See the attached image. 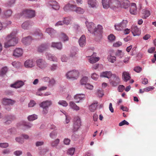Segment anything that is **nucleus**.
Listing matches in <instances>:
<instances>
[{
	"label": "nucleus",
	"instance_id": "obj_1",
	"mask_svg": "<svg viewBox=\"0 0 156 156\" xmlns=\"http://www.w3.org/2000/svg\"><path fill=\"white\" fill-rule=\"evenodd\" d=\"M18 39L15 33H12L8 35L6 38V41L4 43V47L8 48L14 46L17 44Z\"/></svg>",
	"mask_w": 156,
	"mask_h": 156
},
{
	"label": "nucleus",
	"instance_id": "obj_2",
	"mask_svg": "<svg viewBox=\"0 0 156 156\" xmlns=\"http://www.w3.org/2000/svg\"><path fill=\"white\" fill-rule=\"evenodd\" d=\"M86 25L88 30L91 33L96 34L95 33L101 34L102 32V27L100 25H98L97 27H95L94 24L92 23H89L87 22H86Z\"/></svg>",
	"mask_w": 156,
	"mask_h": 156
},
{
	"label": "nucleus",
	"instance_id": "obj_3",
	"mask_svg": "<svg viewBox=\"0 0 156 156\" xmlns=\"http://www.w3.org/2000/svg\"><path fill=\"white\" fill-rule=\"evenodd\" d=\"M79 73L77 70H73L68 72L66 74V78L68 79L72 80H76L78 78Z\"/></svg>",
	"mask_w": 156,
	"mask_h": 156
},
{
	"label": "nucleus",
	"instance_id": "obj_4",
	"mask_svg": "<svg viewBox=\"0 0 156 156\" xmlns=\"http://www.w3.org/2000/svg\"><path fill=\"white\" fill-rule=\"evenodd\" d=\"M37 66L40 69H46L48 64L44 59L42 58H39L36 61Z\"/></svg>",
	"mask_w": 156,
	"mask_h": 156
},
{
	"label": "nucleus",
	"instance_id": "obj_5",
	"mask_svg": "<svg viewBox=\"0 0 156 156\" xmlns=\"http://www.w3.org/2000/svg\"><path fill=\"white\" fill-rule=\"evenodd\" d=\"M109 3V7L114 10H116L121 7L120 2L118 0H110Z\"/></svg>",
	"mask_w": 156,
	"mask_h": 156
},
{
	"label": "nucleus",
	"instance_id": "obj_6",
	"mask_svg": "<svg viewBox=\"0 0 156 156\" xmlns=\"http://www.w3.org/2000/svg\"><path fill=\"white\" fill-rule=\"evenodd\" d=\"M23 15L29 18H33L35 16V11L30 9H26L22 12Z\"/></svg>",
	"mask_w": 156,
	"mask_h": 156
},
{
	"label": "nucleus",
	"instance_id": "obj_7",
	"mask_svg": "<svg viewBox=\"0 0 156 156\" xmlns=\"http://www.w3.org/2000/svg\"><path fill=\"white\" fill-rule=\"evenodd\" d=\"M128 21L126 20H123L115 26V29L117 30H121L126 27Z\"/></svg>",
	"mask_w": 156,
	"mask_h": 156
},
{
	"label": "nucleus",
	"instance_id": "obj_8",
	"mask_svg": "<svg viewBox=\"0 0 156 156\" xmlns=\"http://www.w3.org/2000/svg\"><path fill=\"white\" fill-rule=\"evenodd\" d=\"M74 121L73 130L74 131H76L81 125L80 118L78 116H76L74 118Z\"/></svg>",
	"mask_w": 156,
	"mask_h": 156
},
{
	"label": "nucleus",
	"instance_id": "obj_9",
	"mask_svg": "<svg viewBox=\"0 0 156 156\" xmlns=\"http://www.w3.org/2000/svg\"><path fill=\"white\" fill-rule=\"evenodd\" d=\"M70 9L73 11H75L79 14H83L84 12V10L80 7H76L73 5H71L70 7Z\"/></svg>",
	"mask_w": 156,
	"mask_h": 156
},
{
	"label": "nucleus",
	"instance_id": "obj_10",
	"mask_svg": "<svg viewBox=\"0 0 156 156\" xmlns=\"http://www.w3.org/2000/svg\"><path fill=\"white\" fill-rule=\"evenodd\" d=\"M131 29V31L133 36H138L140 34L141 31L136 26L133 25Z\"/></svg>",
	"mask_w": 156,
	"mask_h": 156
},
{
	"label": "nucleus",
	"instance_id": "obj_11",
	"mask_svg": "<svg viewBox=\"0 0 156 156\" xmlns=\"http://www.w3.org/2000/svg\"><path fill=\"white\" fill-rule=\"evenodd\" d=\"M112 77L113 80L111 82V83L113 86L114 87L116 86L120 83L119 77L115 74H113Z\"/></svg>",
	"mask_w": 156,
	"mask_h": 156
},
{
	"label": "nucleus",
	"instance_id": "obj_12",
	"mask_svg": "<svg viewBox=\"0 0 156 156\" xmlns=\"http://www.w3.org/2000/svg\"><path fill=\"white\" fill-rule=\"evenodd\" d=\"M15 102V101L6 98H3L2 101V104L5 105H12Z\"/></svg>",
	"mask_w": 156,
	"mask_h": 156
},
{
	"label": "nucleus",
	"instance_id": "obj_13",
	"mask_svg": "<svg viewBox=\"0 0 156 156\" xmlns=\"http://www.w3.org/2000/svg\"><path fill=\"white\" fill-rule=\"evenodd\" d=\"M24 65L26 68H32L35 66V64L33 59H29L26 61Z\"/></svg>",
	"mask_w": 156,
	"mask_h": 156
},
{
	"label": "nucleus",
	"instance_id": "obj_14",
	"mask_svg": "<svg viewBox=\"0 0 156 156\" xmlns=\"http://www.w3.org/2000/svg\"><path fill=\"white\" fill-rule=\"evenodd\" d=\"M23 54L22 49L20 48H16L14 51L13 54V55L16 57H20Z\"/></svg>",
	"mask_w": 156,
	"mask_h": 156
},
{
	"label": "nucleus",
	"instance_id": "obj_15",
	"mask_svg": "<svg viewBox=\"0 0 156 156\" xmlns=\"http://www.w3.org/2000/svg\"><path fill=\"white\" fill-rule=\"evenodd\" d=\"M52 104V102L50 101H46L41 103L40 106L42 108H47Z\"/></svg>",
	"mask_w": 156,
	"mask_h": 156
},
{
	"label": "nucleus",
	"instance_id": "obj_16",
	"mask_svg": "<svg viewBox=\"0 0 156 156\" xmlns=\"http://www.w3.org/2000/svg\"><path fill=\"white\" fill-rule=\"evenodd\" d=\"M46 58L48 60L52 61L54 62H57L58 59L56 56L53 55L48 53H46Z\"/></svg>",
	"mask_w": 156,
	"mask_h": 156
},
{
	"label": "nucleus",
	"instance_id": "obj_17",
	"mask_svg": "<svg viewBox=\"0 0 156 156\" xmlns=\"http://www.w3.org/2000/svg\"><path fill=\"white\" fill-rule=\"evenodd\" d=\"M122 76L123 80L125 82H127L131 78L130 74L128 72H123Z\"/></svg>",
	"mask_w": 156,
	"mask_h": 156
},
{
	"label": "nucleus",
	"instance_id": "obj_18",
	"mask_svg": "<svg viewBox=\"0 0 156 156\" xmlns=\"http://www.w3.org/2000/svg\"><path fill=\"white\" fill-rule=\"evenodd\" d=\"M24 85V82L22 81H18L16 82L15 83L12 84L11 85V87L15 88H19Z\"/></svg>",
	"mask_w": 156,
	"mask_h": 156
},
{
	"label": "nucleus",
	"instance_id": "obj_19",
	"mask_svg": "<svg viewBox=\"0 0 156 156\" xmlns=\"http://www.w3.org/2000/svg\"><path fill=\"white\" fill-rule=\"evenodd\" d=\"M113 74L111 71H105L101 73L100 76L107 78L108 79L110 78Z\"/></svg>",
	"mask_w": 156,
	"mask_h": 156
},
{
	"label": "nucleus",
	"instance_id": "obj_20",
	"mask_svg": "<svg viewBox=\"0 0 156 156\" xmlns=\"http://www.w3.org/2000/svg\"><path fill=\"white\" fill-rule=\"evenodd\" d=\"M46 32L51 37H54L56 34V30L52 28H47L46 30Z\"/></svg>",
	"mask_w": 156,
	"mask_h": 156
},
{
	"label": "nucleus",
	"instance_id": "obj_21",
	"mask_svg": "<svg viewBox=\"0 0 156 156\" xmlns=\"http://www.w3.org/2000/svg\"><path fill=\"white\" fill-rule=\"evenodd\" d=\"M79 43L80 46L83 47L86 44V37L84 35H83L80 38Z\"/></svg>",
	"mask_w": 156,
	"mask_h": 156
},
{
	"label": "nucleus",
	"instance_id": "obj_22",
	"mask_svg": "<svg viewBox=\"0 0 156 156\" xmlns=\"http://www.w3.org/2000/svg\"><path fill=\"white\" fill-rule=\"evenodd\" d=\"M88 3L90 7L96 8L98 6V2L96 0H88Z\"/></svg>",
	"mask_w": 156,
	"mask_h": 156
},
{
	"label": "nucleus",
	"instance_id": "obj_23",
	"mask_svg": "<svg viewBox=\"0 0 156 156\" xmlns=\"http://www.w3.org/2000/svg\"><path fill=\"white\" fill-rule=\"evenodd\" d=\"M130 12L132 14L136 15V6L135 3H133L131 4L130 7Z\"/></svg>",
	"mask_w": 156,
	"mask_h": 156
},
{
	"label": "nucleus",
	"instance_id": "obj_24",
	"mask_svg": "<svg viewBox=\"0 0 156 156\" xmlns=\"http://www.w3.org/2000/svg\"><path fill=\"white\" fill-rule=\"evenodd\" d=\"M32 40V38L31 36H28L23 38L22 42L25 45L30 44Z\"/></svg>",
	"mask_w": 156,
	"mask_h": 156
},
{
	"label": "nucleus",
	"instance_id": "obj_25",
	"mask_svg": "<svg viewBox=\"0 0 156 156\" xmlns=\"http://www.w3.org/2000/svg\"><path fill=\"white\" fill-rule=\"evenodd\" d=\"M121 6L126 9L129 6L130 3L128 0H121Z\"/></svg>",
	"mask_w": 156,
	"mask_h": 156
},
{
	"label": "nucleus",
	"instance_id": "obj_26",
	"mask_svg": "<svg viewBox=\"0 0 156 156\" xmlns=\"http://www.w3.org/2000/svg\"><path fill=\"white\" fill-rule=\"evenodd\" d=\"M51 46L52 47L56 48L59 50H61L62 48V44L61 42H53L51 43Z\"/></svg>",
	"mask_w": 156,
	"mask_h": 156
},
{
	"label": "nucleus",
	"instance_id": "obj_27",
	"mask_svg": "<svg viewBox=\"0 0 156 156\" xmlns=\"http://www.w3.org/2000/svg\"><path fill=\"white\" fill-rule=\"evenodd\" d=\"M85 98V95L83 94H77L75 95L74 97L75 102L76 103H78L80 100H81Z\"/></svg>",
	"mask_w": 156,
	"mask_h": 156
},
{
	"label": "nucleus",
	"instance_id": "obj_28",
	"mask_svg": "<svg viewBox=\"0 0 156 156\" xmlns=\"http://www.w3.org/2000/svg\"><path fill=\"white\" fill-rule=\"evenodd\" d=\"M98 102L95 101L89 107V109L92 112H94L98 106Z\"/></svg>",
	"mask_w": 156,
	"mask_h": 156
},
{
	"label": "nucleus",
	"instance_id": "obj_29",
	"mask_svg": "<svg viewBox=\"0 0 156 156\" xmlns=\"http://www.w3.org/2000/svg\"><path fill=\"white\" fill-rule=\"evenodd\" d=\"M110 0H102V3L104 9H107L110 6Z\"/></svg>",
	"mask_w": 156,
	"mask_h": 156
},
{
	"label": "nucleus",
	"instance_id": "obj_30",
	"mask_svg": "<svg viewBox=\"0 0 156 156\" xmlns=\"http://www.w3.org/2000/svg\"><path fill=\"white\" fill-rule=\"evenodd\" d=\"M48 46L47 44H43L40 45L38 48V50L39 52H42L48 48Z\"/></svg>",
	"mask_w": 156,
	"mask_h": 156
},
{
	"label": "nucleus",
	"instance_id": "obj_31",
	"mask_svg": "<svg viewBox=\"0 0 156 156\" xmlns=\"http://www.w3.org/2000/svg\"><path fill=\"white\" fill-rule=\"evenodd\" d=\"M69 106L72 109L76 111H78L80 110V108L74 102L71 101L69 103Z\"/></svg>",
	"mask_w": 156,
	"mask_h": 156
},
{
	"label": "nucleus",
	"instance_id": "obj_32",
	"mask_svg": "<svg viewBox=\"0 0 156 156\" xmlns=\"http://www.w3.org/2000/svg\"><path fill=\"white\" fill-rule=\"evenodd\" d=\"M20 125H23L25 127L26 129H28L31 128L32 125L30 123H26L25 122H22L20 123Z\"/></svg>",
	"mask_w": 156,
	"mask_h": 156
},
{
	"label": "nucleus",
	"instance_id": "obj_33",
	"mask_svg": "<svg viewBox=\"0 0 156 156\" xmlns=\"http://www.w3.org/2000/svg\"><path fill=\"white\" fill-rule=\"evenodd\" d=\"M52 8L55 10H58L60 8V6L58 3L56 1H54L52 2L51 4Z\"/></svg>",
	"mask_w": 156,
	"mask_h": 156
},
{
	"label": "nucleus",
	"instance_id": "obj_34",
	"mask_svg": "<svg viewBox=\"0 0 156 156\" xmlns=\"http://www.w3.org/2000/svg\"><path fill=\"white\" fill-rule=\"evenodd\" d=\"M77 49L75 47L73 48L70 50V57H73L77 54Z\"/></svg>",
	"mask_w": 156,
	"mask_h": 156
},
{
	"label": "nucleus",
	"instance_id": "obj_35",
	"mask_svg": "<svg viewBox=\"0 0 156 156\" xmlns=\"http://www.w3.org/2000/svg\"><path fill=\"white\" fill-rule=\"evenodd\" d=\"M88 80V77L86 76H83L80 80V83L81 85H86Z\"/></svg>",
	"mask_w": 156,
	"mask_h": 156
},
{
	"label": "nucleus",
	"instance_id": "obj_36",
	"mask_svg": "<svg viewBox=\"0 0 156 156\" xmlns=\"http://www.w3.org/2000/svg\"><path fill=\"white\" fill-rule=\"evenodd\" d=\"M60 37L62 40L64 41H67L69 40V37L65 34L62 33L60 35Z\"/></svg>",
	"mask_w": 156,
	"mask_h": 156
},
{
	"label": "nucleus",
	"instance_id": "obj_37",
	"mask_svg": "<svg viewBox=\"0 0 156 156\" xmlns=\"http://www.w3.org/2000/svg\"><path fill=\"white\" fill-rule=\"evenodd\" d=\"M60 142V140L58 139H57L55 140L52 141L51 143V147H57Z\"/></svg>",
	"mask_w": 156,
	"mask_h": 156
},
{
	"label": "nucleus",
	"instance_id": "obj_38",
	"mask_svg": "<svg viewBox=\"0 0 156 156\" xmlns=\"http://www.w3.org/2000/svg\"><path fill=\"white\" fill-rule=\"evenodd\" d=\"M107 58L108 61L112 63H114L116 60V58L115 56H112L111 55H108Z\"/></svg>",
	"mask_w": 156,
	"mask_h": 156
},
{
	"label": "nucleus",
	"instance_id": "obj_39",
	"mask_svg": "<svg viewBox=\"0 0 156 156\" xmlns=\"http://www.w3.org/2000/svg\"><path fill=\"white\" fill-rule=\"evenodd\" d=\"M99 57H91L89 59V62L91 63H94L96 62L99 60Z\"/></svg>",
	"mask_w": 156,
	"mask_h": 156
},
{
	"label": "nucleus",
	"instance_id": "obj_40",
	"mask_svg": "<svg viewBox=\"0 0 156 156\" xmlns=\"http://www.w3.org/2000/svg\"><path fill=\"white\" fill-rule=\"evenodd\" d=\"M124 53L121 50H118L115 53V55L118 56L120 58H122L123 57Z\"/></svg>",
	"mask_w": 156,
	"mask_h": 156
},
{
	"label": "nucleus",
	"instance_id": "obj_41",
	"mask_svg": "<svg viewBox=\"0 0 156 156\" xmlns=\"http://www.w3.org/2000/svg\"><path fill=\"white\" fill-rule=\"evenodd\" d=\"M143 14L144 15V18H146L148 17L150 15V13L149 10L146 9H144L143 11Z\"/></svg>",
	"mask_w": 156,
	"mask_h": 156
},
{
	"label": "nucleus",
	"instance_id": "obj_42",
	"mask_svg": "<svg viewBox=\"0 0 156 156\" xmlns=\"http://www.w3.org/2000/svg\"><path fill=\"white\" fill-rule=\"evenodd\" d=\"M12 65L15 67L18 68L20 67L21 66V64L19 62L14 61L12 63Z\"/></svg>",
	"mask_w": 156,
	"mask_h": 156
},
{
	"label": "nucleus",
	"instance_id": "obj_43",
	"mask_svg": "<svg viewBox=\"0 0 156 156\" xmlns=\"http://www.w3.org/2000/svg\"><path fill=\"white\" fill-rule=\"evenodd\" d=\"M37 115L34 114L28 116V119L29 121H32L37 119Z\"/></svg>",
	"mask_w": 156,
	"mask_h": 156
},
{
	"label": "nucleus",
	"instance_id": "obj_44",
	"mask_svg": "<svg viewBox=\"0 0 156 156\" xmlns=\"http://www.w3.org/2000/svg\"><path fill=\"white\" fill-rule=\"evenodd\" d=\"M12 13V11L10 9H9L5 11L4 12V15L6 17H9L11 16Z\"/></svg>",
	"mask_w": 156,
	"mask_h": 156
},
{
	"label": "nucleus",
	"instance_id": "obj_45",
	"mask_svg": "<svg viewBox=\"0 0 156 156\" xmlns=\"http://www.w3.org/2000/svg\"><path fill=\"white\" fill-rule=\"evenodd\" d=\"M59 105L62 106L63 107H66L68 105V103L65 101L60 100L58 102Z\"/></svg>",
	"mask_w": 156,
	"mask_h": 156
},
{
	"label": "nucleus",
	"instance_id": "obj_46",
	"mask_svg": "<svg viewBox=\"0 0 156 156\" xmlns=\"http://www.w3.org/2000/svg\"><path fill=\"white\" fill-rule=\"evenodd\" d=\"M29 26V23L28 21H26L22 25V28L24 29H26Z\"/></svg>",
	"mask_w": 156,
	"mask_h": 156
},
{
	"label": "nucleus",
	"instance_id": "obj_47",
	"mask_svg": "<svg viewBox=\"0 0 156 156\" xmlns=\"http://www.w3.org/2000/svg\"><path fill=\"white\" fill-rule=\"evenodd\" d=\"M57 132L55 130H54L50 134V136L52 138L55 137L57 135Z\"/></svg>",
	"mask_w": 156,
	"mask_h": 156
},
{
	"label": "nucleus",
	"instance_id": "obj_48",
	"mask_svg": "<svg viewBox=\"0 0 156 156\" xmlns=\"http://www.w3.org/2000/svg\"><path fill=\"white\" fill-rule=\"evenodd\" d=\"M8 70V68L7 67H5L3 68L0 71V75L1 76H3L5 74Z\"/></svg>",
	"mask_w": 156,
	"mask_h": 156
},
{
	"label": "nucleus",
	"instance_id": "obj_49",
	"mask_svg": "<svg viewBox=\"0 0 156 156\" xmlns=\"http://www.w3.org/2000/svg\"><path fill=\"white\" fill-rule=\"evenodd\" d=\"M75 151V148H71L68 149V154L71 155H72L74 154Z\"/></svg>",
	"mask_w": 156,
	"mask_h": 156
},
{
	"label": "nucleus",
	"instance_id": "obj_50",
	"mask_svg": "<svg viewBox=\"0 0 156 156\" xmlns=\"http://www.w3.org/2000/svg\"><path fill=\"white\" fill-rule=\"evenodd\" d=\"M36 34L38 36V39L41 38L42 37L43 35L42 34L41 31L40 30H38L37 31Z\"/></svg>",
	"mask_w": 156,
	"mask_h": 156
},
{
	"label": "nucleus",
	"instance_id": "obj_51",
	"mask_svg": "<svg viewBox=\"0 0 156 156\" xmlns=\"http://www.w3.org/2000/svg\"><path fill=\"white\" fill-rule=\"evenodd\" d=\"M99 77L98 75L95 73H94L91 74V78L93 80H96Z\"/></svg>",
	"mask_w": 156,
	"mask_h": 156
},
{
	"label": "nucleus",
	"instance_id": "obj_52",
	"mask_svg": "<svg viewBox=\"0 0 156 156\" xmlns=\"http://www.w3.org/2000/svg\"><path fill=\"white\" fill-rule=\"evenodd\" d=\"M133 70L137 73H139L142 70V68L140 66H136L134 68Z\"/></svg>",
	"mask_w": 156,
	"mask_h": 156
},
{
	"label": "nucleus",
	"instance_id": "obj_53",
	"mask_svg": "<svg viewBox=\"0 0 156 156\" xmlns=\"http://www.w3.org/2000/svg\"><path fill=\"white\" fill-rule=\"evenodd\" d=\"M97 94L99 97H101L104 95L103 92L101 89H98L97 90Z\"/></svg>",
	"mask_w": 156,
	"mask_h": 156
},
{
	"label": "nucleus",
	"instance_id": "obj_54",
	"mask_svg": "<svg viewBox=\"0 0 156 156\" xmlns=\"http://www.w3.org/2000/svg\"><path fill=\"white\" fill-rule=\"evenodd\" d=\"M15 140L16 141L20 144H22L24 142L23 139L20 137H16L15 139Z\"/></svg>",
	"mask_w": 156,
	"mask_h": 156
},
{
	"label": "nucleus",
	"instance_id": "obj_55",
	"mask_svg": "<svg viewBox=\"0 0 156 156\" xmlns=\"http://www.w3.org/2000/svg\"><path fill=\"white\" fill-rule=\"evenodd\" d=\"M124 125H129V123L126 120H124L121 122H120V123H119V126H122Z\"/></svg>",
	"mask_w": 156,
	"mask_h": 156
},
{
	"label": "nucleus",
	"instance_id": "obj_56",
	"mask_svg": "<svg viewBox=\"0 0 156 156\" xmlns=\"http://www.w3.org/2000/svg\"><path fill=\"white\" fill-rule=\"evenodd\" d=\"M125 89V87L123 85H120L118 87V90L119 92H122Z\"/></svg>",
	"mask_w": 156,
	"mask_h": 156
},
{
	"label": "nucleus",
	"instance_id": "obj_57",
	"mask_svg": "<svg viewBox=\"0 0 156 156\" xmlns=\"http://www.w3.org/2000/svg\"><path fill=\"white\" fill-rule=\"evenodd\" d=\"M61 59L62 62H66L68 60V58L66 55H63L61 56Z\"/></svg>",
	"mask_w": 156,
	"mask_h": 156
},
{
	"label": "nucleus",
	"instance_id": "obj_58",
	"mask_svg": "<svg viewBox=\"0 0 156 156\" xmlns=\"http://www.w3.org/2000/svg\"><path fill=\"white\" fill-rule=\"evenodd\" d=\"M9 146V144L8 143H0V147L2 148H6Z\"/></svg>",
	"mask_w": 156,
	"mask_h": 156
},
{
	"label": "nucleus",
	"instance_id": "obj_59",
	"mask_svg": "<svg viewBox=\"0 0 156 156\" xmlns=\"http://www.w3.org/2000/svg\"><path fill=\"white\" fill-rule=\"evenodd\" d=\"M70 21L71 20L69 18H65L64 20V24H65L66 25H68L70 23Z\"/></svg>",
	"mask_w": 156,
	"mask_h": 156
},
{
	"label": "nucleus",
	"instance_id": "obj_60",
	"mask_svg": "<svg viewBox=\"0 0 156 156\" xmlns=\"http://www.w3.org/2000/svg\"><path fill=\"white\" fill-rule=\"evenodd\" d=\"M6 117L7 119H9V120H11V122L15 119L16 118L14 116L12 115H8Z\"/></svg>",
	"mask_w": 156,
	"mask_h": 156
},
{
	"label": "nucleus",
	"instance_id": "obj_61",
	"mask_svg": "<svg viewBox=\"0 0 156 156\" xmlns=\"http://www.w3.org/2000/svg\"><path fill=\"white\" fill-rule=\"evenodd\" d=\"M86 88L89 90H92L93 88V86L90 84L89 83H87L86 85Z\"/></svg>",
	"mask_w": 156,
	"mask_h": 156
},
{
	"label": "nucleus",
	"instance_id": "obj_62",
	"mask_svg": "<svg viewBox=\"0 0 156 156\" xmlns=\"http://www.w3.org/2000/svg\"><path fill=\"white\" fill-rule=\"evenodd\" d=\"M22 154V152L21 151H16L14 152V154L16 156H20Z\"/></svg>",
	"mask_w": 156,
	"mask_h": 156
},
{
	"label": "nucleus",
	"instance_id": "obj_63",
	"mask_svg": "<svg viewBox=\"0 0 156 156\" xmlns=\"http://www.w3.org/2000/svg\"><path fill=\"white\" fill-rule=\"evenodd\" d=\"M55 83V81L53 79H51L49 80V85L50 86H53Z\"/></svg>",
	"mask_w": 156,
	"mask_h": 156
},
{
	"label": "nucleus",
	"instance_id": "obj_64",
	"mask_svg": "<svg viewBox=\"0 0 156 156\" xmlns=\"http://www.w3.org/2000/svg\"><path fill=\"white\" fill-rule=\"evenodd\" d=\"M63 141L64 144L66 145H68L70 143V140L68 138H65L64 139Z\"/></svg>",
	"mask_w": 156,
	"mask_h": 156
}]
</instances>
